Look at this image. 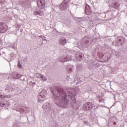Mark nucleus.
Listing matches in <instances>:
<instances>
[{"label":"nucleus","mask_w":127,"mask_h":127,"mask_svg":"<svg viewBox=\"0 0 127 127\" xmlns=\"http://www.w3.org/2000/svg\"><path fill=\"white\" fill-rule=\"evenodd\" d=\"M126 43V38L124 37H119L116 41V44L117 46H122Z\"/></svg>","instance_id":"1"},{"label":"nucleus","mask_w":127,"mask_h":127,"mask_svg":"<svg viewBox=\"0 0 127 127\" xmlns=\"http://www.w3.org/2000/svg\"><path fill=\"white\" fill-rule=\"evenodd\" d=\"M37 3V6L40 9H43L45 7V0H38Z\"/></svg>","instance_id":"2"},{"label":"nucleus","mask_w":127,"mask_h":127,"mask_svg":"<svg viewBox=\"0 0 127 127\" xmlns=\"http://www.w3.org/2000/svg\"><path fill=\"white\" fill-rule=\"evenodd\" d=\"M58 93L60 94V96L62 97L61 99H65L66 97H67V94L64 90L62 89H61L60 90H58Z\"/></svg>","instance_id":"3"},{"label":"nucleus","mask_w":127,"mask_h":127,"mask_svg":"<svg viewBox=\"0 0 127 127\" xmlns=\"http://www.w3.org/2000/svg\"><path fill=\"white\" fill-rule=\"evenodd\" d=\"M6 25H2L1 23H0V33H4V32L7 31V29H6Z\"/></svg>","instance_id":"4"},{"label":"nucleus","mask_w":127,"mask_h":127,"mask_svg":"<svg viewBox=\"0 0 127 127\" xmlns=\"http://www.w3.org/2000/svg\"><path fill=\"white\" fill-rule=\"evenodd\" d=\"M83 107L85 108L86 111H89V110H91L93 108V104L91 102H88L84 104Z\"/></svg>","instance_id":"5"},{"label":"nucleus","mask_w":127,"mask_h":127,"mask_svg":"<svg viewBox=\"0 0 127 127\" xmlns=\"http://www.w3.org/2000/svg\"><path fill=\"white\" fill-rule=\"evenodd\" d=\"M59 43L61 45H64V44L67 43V40L66 39H62L59 40Z\"/></svg>","instance_id":"6"},{"label":"nucleus","mask_w":127,"mask_h":127,"mask_svg":"<svg viewBox=\"0 0 127 127\" xmlns=\"http://www.w3.org/2000/svg\"><path fill=\"white\" fill-rule=\"evenodd\" d=\"M33 13L35 15H40V16H42V14H41V10L40 9L34 11Z\"/></svg>","instance_id":"7"},{"label":"nucleus","mask_w":127,"mask_h":127,"mask_svg":"<svg viewBox=\"0 0 127 127\" xmlns=\"http://www.w3.org/2000/svg\"><path fill=\"white\" fill-rule=\"evenodd\" d=\"M39 95L45 98V97H46V91L44 90H42L41 92L39 93Z\"/></svg>","instance_id":"8"},{"label":"nucleus","mask_w":127,"mask_h":127,"mask_svg":"<svg viewBox=\"0 0 127 127\" xmlns=\"http://www.w3.org/2000/svg\"><path fill=\"white\" fill-rule=\"evenodd\" d=\"M38 99L39 101H40V102H42V101H44V100H45V97H44L41 95H40L39 94Z\"/></svg>","instance_id":"9"},{"label":"nucleus","mask_w":127,"mask_h":127,"mask_svg":"<svg viewBox=\"0 0 127 127\" xmlns=\"http://www.w3.org/2000/svg\"><path fill=\"white\" fill-rule=\"evenodd\" d=\"M61 9H62V10H65L66 9H67V6H66V4H62L61 5Z\"/></svg>","instance_id":"10"},{"label":"nucleus","mask_w":127,"mask_h":127,"mask_svg":"<svg viewBox=\"0 0 127 127\" xmlns=\"http://www.w3.org/2000/svg\"><path fill=\"white\" fill-rule=\"evenodd\" d=\"M28 3H29V2H28V1H25L22 4V6L23 7H26V6L28 5Z\"/></svg>","instance_id":"11"},{"label":"nucleus","mask_w":127,"mask_h":127,"mask_svg":"<svg viewBox=\"0 0 127 127\" xmlns=\"http://www.w3.org/2000/svg\"><path fill=\"white\" fill-rule=\"evenodd\" d=\"M36 76L37 78H39L40 79H41V77H42V75L40 73H36Z\"/></svg>","instance_id":"12"},{"label":"nucleus","mask_w":127,"mask_h":127,"mask_svg":"<svg viewBox=\"0 0 127 127\" xmlns=\"http://www.w3.org/2000/svg\"><path fill=\"white\" fill-rule=\"evenodd\" d=\"M36 76L37 78H39L40 79H41V77H42V75L40 73H36Z\"/></svg>","instance_id":"13"},{"label":"nucleus","mask_w":127,"mask_h":127,"mask_svg":"<svg viewBox=\"0 0 127 127\" xmlns=\"http://www.w3.org/2000/svg\"><path fill=\"white\" fill-rule=\"evenodd\" d=\"M41 79L42 80V81H46L47 80V78H46L45 76H44L43 75H42Z\"/></svg>","instance_id":"14"},{"label":"nucleus","mask_w":127,"mask_h":127,"mask_svg":"<svg viewBox=\"0 0 127 127\" xmlns=\"http://www.w3.org/2000/svg\"><path fill=\"white\" fill-rule=\"evenodd\" d=\"M45 106L46 107V109H48L50 106V104L48 103H46Z\"/></svg>","instance_id":"15"},{"label":"nucleus","mask_w":127,"mask_h":127,"mask_svg":"<svg viewBox=\"0 0 127 127\" xmlns=\"http://www.w3.org/2000/svg\"><path fill=\"white\" fill-rule=\"evenodd\" d=\"M0 107H3V106H5V104L0 102Z\"/></svg>","instance_id":"16"},{"label":"nucleus","mask_w":127,"mask_h":127,"mask_svg":"<svg viewBox=\"0 0 127 127\" xmlns=\"http://www.w3.org/2000/svg\"><path fill=\"white\" fill-rule=\"evenodd\" d=\"M61 62H67V59H65L64 60H61Z\"/></svg>","instance_id":"17"},{"label":"nucleus","mask_w":127,"mask_h":127,"mask_svg":"<svg viewBox=\"0 0 127 127\" xmlns=\"http://www.w3.org/2000/svg\"><path fill=\"white\" fill-rule=\"evenodd\" d=\"M18 66L19 68H21V64H20V63H18Z\"/></svg>","instance_id":"18"},{"label":"nucleus","mask_w":127,"mask_h":127,"mask_svg":"<svg viewBox=\"0 0 127 127\" xmlns=\"http://www.w3.org/2000/svg\"><path fill=\"white\" fill-rule=\"evenodd\" d=\"M85 12H88V10H87V9H85Z\"/></svg>","instance_id":"19"},{"label":"nucleus","mask_w":127,"mask_h":127,"mask_svg":"<svg viewBox=\"0 0 127 127\" xmlns=\"http://www.w3.org/2000/svg\"><path fill=\"white\" fill-rule=\"evenodd\" d=\"M88 7H89V9H90L91 8V7L89 5H88Z\"/></svg>","instance_id":"20"},{"label":"nucleus","mask_w":127,"mask_h":127,"mask_svg":"<svg viewBox=\"0 0 127 127\" xmlns=\"http://www.w3.org/2000/svg\"><path fill=\"white\" fill-rule=\"evenodd\" d=\"M117 123H116V122H114V123H113V125H116Z\"/></svg>","instance_id":"21"},{"label":"nucleus","mask_w":127,"mask_h":127,"mask_svg":"<svg viewBox=\"0 0 127 127\" xmlns=\"http://www.w3.org/2000/svg\"><path fill=\"white\" fill-rule=\"evenodd\" d=\"M0 41H1V40L0 39Z\"/></svg>","instance_id":"22"},{"label":"nucleus","mask_w":127,"mask_h":127,"mask_svg":"<svg viewBox=\"0 0 127 127\" xmlns=\"http://www.w3.org/2000/svg\"><path fill=\"white\" fill-rule=\"evenodd\" d=\"M60 98H61V96H60Z\"/></svg>","instance_id":"23"}]
</instances>
